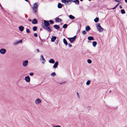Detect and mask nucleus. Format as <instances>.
<instances>
[{
  "instance_id": "nucleus-1",
  "label": "nucleus",
  "mask_w": 127,
  "mask_h": 127,
  "mask_svg": "<svg viewBox=\"0 0 127 127\" xmlns=\"http://www.w3.org/2000/svg\"><path fill=\"white\" fill-rule=\"evenodd\" d=\"M96 27L97 30L99 32H102L103 31L104 29L101 26L100 23L96 24Z\"/></svg>"
},
{
  "instance_id": "nucleus-2",
  "label": "nucleus",
  "mask_w": 127,
  "mask_h": 127,
  "mask_svg": "<svg viewBox=\"0 0 127 127\" xmlns=\"http://www.w3.org/2000/svg\"><path fill=\"white\" fill-rule=\"evenodd\" d=\"M38 3L37 2L35 3L33 5L32 7V12L34 14H36L37 10Z\"/></svg>"
},
{
  "instance_id": "nucleus-3",
  "label": "nucleus",
  "mask_w": 127,
  "mask_h": 127,
  "mask_svg": "<svg viewBox=\"0 0 127 127\" xmlns=\"http://www.w3.org/2000/svg\"><path fill=\"white\" fill-rule=\"evenodd\" d=\"M42 27L48 30V21L44 20V23L42 24Z\"/></svg>"
},
{
  "instance_id": "nucleus-4",
  "label": "nucleus",
  "mask_w": 127,
  "mask_h": 127,
  "mask_svg": "<svg viewBox=\"0 0 127 127\" xmlns=\"http://www.w3.org/2000/svg\"><path fill=\"white\" fill-rule=\"evenodd\" d=\"M70 41L71 43H72L73 41H74L76 38V36H74L73 37L71 38H67Z\"/></svg>"
},
{
  "instance_id": "nucleus-5",
  "label": "nucleus",
  "mask_w": 127,
  "mask_h": 127,
  "mask_svg": "<svg viewBox=\"0 0 127 127\" xmlns=\"http://www.w3.org/2000/svg\"><path fill=\"white\" fill-rule=\"evenodd\" d=\"M35 102L36 105L39 104L41 103V100L39 98H37L35 100Z\"/></svg>"
},
{
  "instance_id": "nucleus-6",
  "label": "nucleus",
  "mask_w": 127,
  "mask_h": 127,
  "mask_svg": "<svg viewBox=\"0 0 127 127\" xmlns=\"http://www.w3.org/2000/svg\"><path fill=\"white\" fill-rule=\"evenodd\" d=\"M40 60L42 62V63L43 64H44L45 62V59L44 58L43 55H41L40 58Z\"/></svg>"
},
{
  "instance_id": "nucleus-7",
  "label": "nucleus",
  "mask_w": 127,
  "mask_h": 127,
  "mask_svg": "<svg viewBox=\"0 0 127 127\" xmlns=\"http://www.w3.org/2000/svg\"><path fill=\"white\" fill-rule=\"evenodd\" d=\"M25 79L27 82H29L30 81V77L28 76L25 77Z\"/></svg>"
},
{
  "instance_id": "nucleus-8",
  "label": "nucleus",
  "mask_w": 127,
  "mask_h": 127,
  "mask_svg": "<svg viewBox=\"0 0 127 127\" xmlns=\"http://www.w3.org/2000/svg\"><path fill=\"white\" fill-rule=\"evenodd\" d=\"M6 52V50L4 49H1L0 50V53L2 54H5Z\"/></svg>"
},
{
  "instance_id": "nucleus-9",
  "label": "nucleus",
  "mask_w": 127,
  "mask_h": 127,
  "mask_svg": "<svg viewBox=\"0 0 127 127\" xmlns=\"http://www.w3.org/2000/svg\"><path fill=\"white\" fill-rule=\"evenodd\" d=\"M28 61L27 60L25 61L23 63V65L24 66L26 67L28 64Z\"/></svg>"
},
{
  "instance_id": "nucleus-10",
  "label": "nucleus",
  "mask_w": 127,
  "mask_h": 127,
  "mask_svg": "<svg viewBox=\"0 0 127 127\" xmlns=\"http://www.w3.org/2000/svg\"><path fill=\"white\" fill-rule=\"evenodd\" d=\"M55 21L56 22H61L62 20L58 17H56L55 18Z\"/></svg>"
},
{
  "instance_id": "nucleus-11",
  "label": "nucleus",
  "mask_w": 127,
  "mask_h": 127,
  "mask_svg": "<svg viewBox=\"0 0 127 127\" xmlns=\"http://www.w3.org/2000/svg\"><path fill=\"white\" fill-rule=\"evenodd\" d=\"M58 63L57 62H56L54 64L53 67L54 68H55L57 67L58 65Z\"/></svg>"
},
{
  "instance_id": "nucleus-12",
  "label": "nucleus",
  "mask_w": 127,
  "mask_h": 127,
  "mask_svg": "<svg viewBox=\"0 0 127 127\" xmlns=\"http://www.w3.org/2000/svg\"><path fill=\"white\" fill-rule=\"evenodd\" d=\"M19 29L20 31L22 32L24 30V27L22 26H21L19 27Z\"/></svg>"
},
{
  "instance_id": "nucleus-13",
  "label": "nucleus",
  "mask_w": 127,
  "mask_h": 127,
  "mask_svg": "<svg viewBox=\"0 0 127 127\" xmlns=\"http://www.w3.org/2000/svg\"><path fill=\"white\" fill-rule=\"evenodd\" d=\"M49 62L51 64H54L55 63V61L54 60L52 59H51L49 60Z\"/></svg>"
},
{
  "instance_id": "nucleus-14",
  "label": "nucleus",
  "mask_w": 127,
  "mask_h": 127,
  "mask_svg": "<svg viewBox=\"0 0 127 127\" xmlns=\"http://www.w3.org/2000/svg\"><path fill=\"white\" fill-rule=\"evenodd\" d=\"M56 38V37L55 36H52V37L51 38V41L52 42H54L55 40V39Z\"/></svg>"
},
{
  "instance_id": "nucleus-15",
  "label": "nucleus",
  "mask_w": 127,
  "mask_h": 127,
  "mask_svg": "<svg viewBox=\"0 0 127 127\" xmlns=\"http://www.w3.org/2000/svg\"><path fill=\"white\" fill-rule=\"evenodd\" d=\"M72 1V0H66V4H70L71 3V2Z\"/></svg>"
},
{
  "instance_id": "nucleus-16",
  "label": "nucleus",
  "mask_w": 127,
  "mask_h": 127,
  "mask_svg": "<svg viewBox=\"0 0 127 127\" xmlns=\"http://www.w3.org/2000/svg\"><path fill=\"white\" fill-rule=\"evenodd\" d=\"M90 30V28L89 26H87L85 27V30L87 31L88 32Z\"/></svg>"
},
{
  "instance_id": "nucleus-17",
  "label": "nucleus",
  "mask_w": 127,
  "mask_h": 127,
  "mask_svg": "<svg viewBox=\"0 0 127 127\" xmlns=\"http://www.w3.org/2000/svg\"><path fill=\"white\" fill-rule=\"evenodd\" d=\"M72 1L76 4H78L79 3V2L78 0H75L74 1H73L72 0Z\"/></svg>"
},
{
  "instance_id": "nucleus-18",
  "label": "nucleus",
  "mask_w": 127,
  "mask_h": 127,
  "mask_svg": "<svg viewBox=\"0 0 127 127\" xmlns=\"http://www.w3.org/2000/svg\"><path fill=\"white\" fill-rule=\"evenodd\" d=\"M97 44V43L95 41H93L92 42L93 46L94 47H95L96 46Z\"/></svg>"
},
{
  "instance_id": "nucleus-19",
  "label": "nucleus",
  "mask_w": 127,
  "mask_h": 127,
  "mask_svg": "<svg viewBox=\"0 0 127 127\" xmlns=\"http://www.w3.org/2000/svg\"><path fill=\"white\" fill-rule=\"evenodd\" d=\"M54 28L58 30L60 28V27L57 25H55L54 26Z\"/></svg>"
},
{
  "instance_id": "nucleus-20",
  "label": "nucleus",
  "mask_w": 127,
  "mask_h": 127,
  "mask_svg": "<svg viewBox=\"0 0 127 127\" xmlns=\"http://www.w3.org/2000/svg\"><path fill=\"white\" fill-rule=\"evenodd\" d=\"M32 23L33 24H35L37 23V22L36 19H34L32 21Z\"/></svg>"
},
{
  "instance_id": "nucleus-21",
  "label": "nucleus",
  "mask_w": 127,
  "mask_h": 127,
  "mask_svg": "<svg viewBox=\"0 0 127 127\" xmlns=\"http://www.w3.org/2000/svg\"><path fill=\"white\" fill-rule=\"evenodd\" d=\"M88 39L89 40H94V38L92 36H90L88 37Z\"/></svg>"
},
{
  "instance_id": "nucleus-22",
  "label": "nucleus",
  "mask_w": 127,
  "mask_h": 127,
  "mask_svg": "<svg viewBox=\"0 0 127 127\" xmlns=\"http://www.w3.org/2000/svg\"><path fill=\"white\" fill-rule=\"evenodd\" d=\"M63 42L64 43V44H65L66 45H67L68 43L66 40L65 39V38H64L63 39Z\"/></svg>"
},
{
  "instance_id": "nucleus-23",
  "label": "nucleus",
  "mask_w": 127,
  "mask_h": 127,
  "mask_svg": "<svg viewBox=\"0 0 127 127\" xmlns=\"http://www.w3.org/2000/svg\"><path fill=\"white\" fill-rule=\"evenodd\" d=\"M62 5L60 3H59L58 4V7L59 8H61L62 7Z\"/></svg>"
},
{
  "instance_id": "nucleus-24",
  "label": "nucleus",
  "mask_w": 127,
  "mask_h": 127,
  "mask_svg": "<svg viewBox=\"0 0 127 127\" xmlns=\"http://www.w3.org/2000/svg\"><path fill=\"white\" fill-rule=\"evenodd\" d=\"M69 18L71 19H74L75 18V17L72 15H70L69 16Z\"/></svg>"
},
{
  "instance_id": "nucleus-25",
  "label": "nucleus",
  "mask_w": 127,
  "mask_h": 127,
  "mask_svg": "<svg viewBox=\"0 0 127 127\" xmlns=\"http://www.w3.org/2000/svg\"><path fill=\"white\" fill-rule=\"evenodd\" d=\"M91 83V81L90 80H88L86 82V84L87 85H89Z\"/></svg>"
},
{
  "instance_id": "nucleus-26",
  "label": "nucleus",
  "mask_w": 127,
  "mask_h": 127,
  "mask_svg": "<svg viewBox=\"0 0 127 127\" xmlns=\"http://www.w3.org/2000/svg\"><path fill=\"white\" fill-rule=\"evenodd\" d=\"M99 20V18L98 17L96 18L94 20V21L95 22H97Z\"/></svg>"
},
{
  "instance_id": "nucleus-27",
  "label": "nucleus",
  "mask_w": 127,
  "mask_h": 127,
  "mask_svg": "<svg viewBox=\"0 0 127 127\" xmlns=\"http://www.w3.org/2000/svg\"><path fill=\"white\" fill-rule=\"evenodd\" d=\"M56 75V74L55 72H53L51 74V75L52 77H54V76H55Z\"/></svg>"
},
{
  "instance_id": "nucleus-28",
  "label": "nucleus",
  "mask_w": 127,
  "mask_h": 127,
  "mask_svg": "<svg viewBox=\"0 0 127 127\" xmlns=\"http://www.w3.org/2000/svg\"><path fill=\"white\" fill-rule=\"evenodd\" d=\"M37 27L36 26L34 27L33 28V30L34 31H35L37 29Z\"/></svg>"
},
{
  "instance_id": "nucleus-29",
  "label": "nucleus",
  "mask_w": 127,
  "mask_h": 127,
  "mask_svg": "<svg viewBox=\"0 0 127 127\" xmlns=\"http://www.w3.org/2000/svg\"><path fill=\"white\" fill-rule=\"evenodd\" d=\"M87 62L89 64H91L92 62L91 60L89 59H88L87 60Z\"/></svg>"
},
{
  "instance_id": "nucleus-30",
  "label": "nucleus",
  "mask_w": 127,
  "mask_h": 127,
  "mask_svg": "<svg viewBox=\"0 0 127 127\" xmlns=\"http://www.w3.org/2000/svg\"><path fill=\"white\" fill-rule=\"evenodd\" d=\"M76 94L77 95V97L79 99L80 98V96L79 94L77 92L76 93Z\"/></svg>"
},
{
  "instance_id": "nucleus-31",
  "label": "nucleus",
  "mask_w": 127,
  "mask_h": 127,
  "mask_svg": "<svg viewBox=\"0 0 127 127\" xmlns=\"http://www.w3.org/2000/svg\"><path fill=\"white\" fill-rule=\"evenodd\" d=\"M67 27V25L66 24H65L63 25V27L65 29Z\"/></svg>"
},
{
  "instance_id": "nucleus-32",
  "label": "nucleus",
  "mask_w": 127,
  "mask_h": 127,
  "mask_svg": "<svg viewBox=\"0 0 127 127\" xmlns=\"http://www.w3.org/2000/svg\"><path fill=\"white\" fill-rule=\"evenodd\" d=\"M22 42V40H21L18 41L16 42V44H18L19 43H21Z\"/></svg>"
},
{
  "instance_id": "nucleus-33",
  "label": "nucleus",
  "mask_w": 127,
  "mask_h": 127,
  "mask_svg": "<svg viewBox=\"0 0 127 127\" xmlns=\"http://www.w3.org/2000/svg\"><path fill=\"white\" fill-rule=\"evenodd\" d=\"M67 0H62L61 1L63 3L66 4Z\"/></svg>"
},
{
  "instance_id": "nucleus-34",
  "label": "nucleus",
  "mask_w": 127,
  "mask_h": 127,
  "mask_svg": "<svg viewBox=\"0 0 127 127\" xmlns=\"http://www.w3.org/2000/svg\"><path fill=\"white\" fill-rule=\"evenodd\" d=\"M121 12L122 14H124L125 13V11L124 9H123L121 10Z\"/></svg>"
},
{
  "instance_id": "nucleus-35",
  "label": "nucleus",
  "mask_w": 127,
  "mask_h": 127,
  "mask_svg": "<svg viewBox=\"0 0 127 127\" xmlns=\"http://www.w3.org/2000/svg\"><path fill=\"white\" fill-rule=\"evenodd\" d=\"M49 21L51 24H53L54 23V21L51 20H49Z\"/></svg>"
},
{
  "instance_id": "nucleus-36",
  "label": "nucleus",
  "mask_w": 127,
  "mask_h": 127,
  "mask_svg": "<svg viewBox=\"0 0 127 127\" xmlns=\"http://www.w3.org/2000/svg\"><path fill=\"white\" fill-rule=\"evenodd\" d=\"M82 33L83 35H85L86 34V32L85 30H83L82 32Z\"/></svg>"
},
{
  "instance_id": "nucleus-37",
  "label": "nucleus",
  "mask_w": 127,
  "mask_h": 127,
  "mask_svg": "<svg viewBox=\"0 0 127 127\" xmlns=\"http://www.w3.org/2000/svg\"><path fill=\"white\" fill-rule=\"evenodd\" d=\"M26 32L28 33H30V30L29 29H26Z\"/></svg>"
},
{
  "instance_id": "nucleus-38",
  "label": "nucleus",
  "mask_w": 127,
  "mask_h": 127,
  "mask_svg": "<svg viewBox=\"0 0 127 127\" xmlns=\"http://www.w3.org/2000/svg\"><path fill=\"white\" fill-rule=\"evenodd\" d=\"M33 74H34L33 73H32V72L30 73V75L31 76H33Z\"/></svg>"
},
{
  "instance_id": "nucleus-39",
  "label": "nucleus",
  "mask_w": 127,
  "mask_h": 127,
  "mask_svg": "<svg viewBox=\"0 0 127 127\" xmlns=\"http://www.w3.org/2000/svg\"><path fill=\"white\" fill-rule=\"evenodd\" d=\"M34 36L37 37V33H34Z\"/></svg>"
},
{
  "instance_id": "nucleus-40",
  "label": "nucleus",
  "mask_w": 127,
  "mask_h": 127,
  "mask_svg": "<svg viewBox=\"0 0 127 127\" xmlns=\"http://www.w3.org/2000/svg\"><path fill=\"white\" fill-rule=\"evenodd\" d=\"M52 31V30L51 29H50V28L48 27V31Z\"/></svg>"
},
{
  "instance_id": "nucleus-41",
  "label": "nucleus",
  "mask_w": 127,
  "mask_h": 127,
  "mask_svg": "<svg viewBox=\"0 0 127 127\" xmlns=\"http://www.w3.org/2000/svg\"><path fill=\"white\" fill-rule=\"evenodd\" d=\"M68 46L70 47H71L72 46V45L70 43L68 44Z\"/></svg>"
},
{
  "instance_id": "nucleus-42",
  "label": "nucleus",
  "mask_w": 127,
  "mask_h": 127,
  "mask_svg": "<svg viewBox=\"0 0 127 127\" xmlns=\"http://www.w3.org/2000/svg\"><path fill=\"white\" fill-rule=\"evenodd\" d=\"M115 1L116 2H119L121 1L120 0H115Z\"/></svg>"
},
{
  "instance_id": "nucleus-43",
  "label": "nucleus",
  "mask_w": 127,
  "mask_h": 127,
  "mask_svg": "<svg viewBox=\"0 0 127 127\" xmlns=\"http://www.w3.org/2000/svg\"><path fill=\"white\" fill-rule=\"evenodd\" d=\"M54 127H61V126L59 125H57L56 126H54Z\"/></svg>"
},
{
  "instance_id": "nucleus-44",
  "label": "nucleus",
  "mask_w": 127,
  "mask_h": 127,
  "mask_svg": "<svg viewBox=\"0 0 127 127\" xmlns=\"http://www.w3.org/2000/svg\"><path fill=\"white\" fill-rule=\"evenodd\" d=\"M117 7L116 6H115L113 8H112V9H116Z\"/></svg>"
},
{
  "instance_id": "nucleus-45",
  "label": "nucleus",
  "mask_w": 127,
  "mask_h": 127,
  "mask_svg": "<svg viewBox=\"0 0 127 127\" xmlns=\"http://www.w3.org/2000/svg\"><path fill=\"white\" fill-rule=\"evenodd\" d=\"M36 51L37 52H39V50L38 49H37L36 50Z\"/></svg>"
},
{
  "instance_id": "nucleus-46",
  "label": "nucleus",
  "mask_w": 127,
  "mask_h": 127,
  "mask_svg": "<svg viewBox=\"0 0 127 127\" xmlns=\"http://www.w3.org/2000/svg\"><path fill=\"white\" fill-rule=\"evenodd\" d=\"M120 9H122V6H120Z\"/></svg>"
},
{
  "instance_id": "nucleus-47",
  "label": "nucleus",
  "mask_w": 127,
  "mask_h": 127,
  "mask_svg": "<svg viewBox=\"0 0 127 127\" xmlns=\"http://www.w3.org/2000/svg\"><path fill=\"white\" fill-rule=\"evenodd\" d=\"M119 5V3L117 4L115 6H116V7H117V6H118Z\"/></svg>"
},
{
  "instance_id": "nucleus-48",
  "label": "nucleus",
  "mask_w": 127,
  "mask_h": 127,
  "mask_svg": "<svg viewBox=\"0 0 127 127\" xmlns=\"http://www.w3.org/2000/svg\"><path fill=\"white\" fill-rule=\"evenodd\" d=\"M58 43V41H57V42L56 43V44H57Z\"/></svg>"
},
{
  "instance_id": "nucleus-49",
  "label": "nucleus",
  "mask_w": 127,
  "mask_h": 127,
  "mask_svg": "<svg viewBox=\"0 0 127 127\" xmlns=\"http://www.w3.org/2000/svg\"><path fill=\"white\" fill-rule=\"evenodd\" d=\"M125 1L126 2H127V0H125Z\"/></svg>"
},
{
  "instance_id": "nucleus-50",
  "label": "nucleus",
  "mask_w": 127,
  "mask_h": 127,
  "mask_svg": "<svg viewBox=\"0 0 127 127\" xmlns=\"http://www.w3.org/2000/svg\"><path fill=\"white\" fill-rule=\"evenodd\" d=\"M39 37L40 38V39L42 41V40L41 39V38H40V36H39Z\"/></svg>"
},
{
  "instance_id": "nucleus-51",
  "label": "nucleus",
  "mask_w": 127,
  "mask_h": 127,
  "mask_svg": "<svg viewBox=\"0 0 127 127\" xmlns=\"http://www.w3.org/2000/svg\"><path fill=\"white\" fill-rule=\"evenodd\" d=\"M26 1L28 2V0H25Z\"/></svg>"
},
{
  "instance_id": "nucleus-52",
  "label": "nucleus",
  "mask_w": 127,
  "mask_h": 127,
  "mask_svg": "<svg viewBox=\"0 0 127 127\" xmlns=\"http://www.w3.org/2000/svg\"><path fill=\"white\" fill-rule=\"evenodd\" d=\"M81 1H82L83 0H80Z\"/></svg>"
},
{
  "instance_id": "nucleus-53",
  "label": "nucleus",
  "mask_w": 127,
  "mask_h": 127,
  "mask_svg": "<svg viewBox=\"0 0 127 127\" xmlns=\"http://www.w3.org/2000/svg\"><path fill=\"white\" fill-rule=\"evenodd\" d=\"M48 26L49 25V23H48Z\"/></svg>"
},
{
  "instance_id": "nucleus-54",
  "label": "nucleus",
  "mask_w": 127,
  "mask_h": 127,
  "mask_svg": "<svg viewBox=\"0 0 127 127\" xmlns=\"http://www.w3.org/2000/svg\"><path fill=\"white\" fill-rule=\"evenodd\" d=\"M29 21H31V20H29Z\"/></svg>"
},
{
  "instance_id": "nucleus-55",
  "label": "nucleus",
  "mask_w": 127,
  "mask_h": 127,
  "mask_svg": "<svg viewBox=\"0 0 127 127\" xmlns=\"http://www.w3.org/2000/svg\"><path fill=\"white\" fill-rule=\"evenodd\" d=\"M40 30H41V29H40Z\"/></svg>"
}]
</instances>
